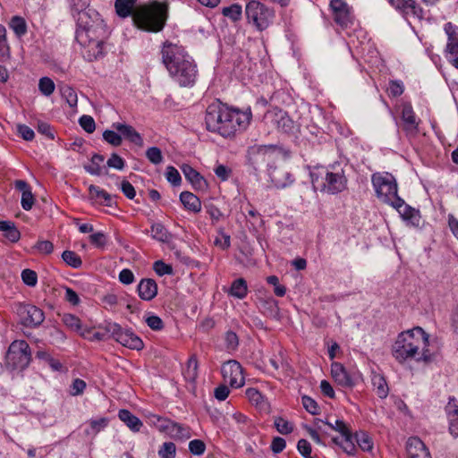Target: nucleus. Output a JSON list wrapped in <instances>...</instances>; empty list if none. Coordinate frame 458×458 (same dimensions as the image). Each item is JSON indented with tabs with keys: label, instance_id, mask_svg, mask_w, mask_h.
I'll list each match as a JSON object with an SVG mask.
<instances>
[{
	"label": "nucleus",
	"instance_id": "nucleus-1",
	"mask_svg": "<svg viewBox=\"0 0 458 458\" xmlns=\"http://www.w3.org/2000/svg\"><path fill=\"white\" fill-rule=\"evenodd\" d=\"M251 118V110L240 111L229 108L221 102H214L207 107L205 124L208 131L224 138L234 136L237 131L245 130Z\"/></svg>",
	"mask_w": 458,
	"mask_h": 458
},
{
	"label": "nucleus",
	"instance_id": "nucleus-2",
	"mask_svg": "<svg viewBox=\"0 0 458 458\" xmlns=\"http://www.w3.org/2000/svg\"><path fill=\"white\" fill-rule=\"evenodd\" d=\"M162 63L171 78L181 87H192L198 78L195 60L184 47L165 41L161 48Z\"/></svg>",
	"mask_w": 458,
	"mask_h": 458
},
{
	"label": "nucleus",
	"instance_id": "nucleus-3",
	"mask_svg": "<svg viewBox=\"0 0 458 458\" xmlns=\"http://www.w3.org/2000/svg\"><path fill=\"white\" fill-rule=\"evenodd\" d=\"M136 0H115L116 13L121 18L131 15L137 26L146 31L158 32L165 27L167 19V5L157 1L133 9Z\"/></svg>",
	"mask_w": 458,
	"mask_h": 458
},
{
	"label": "nucleus",
	"instance_id": "nucleus-4",
	"mask_svg": "<svg viewBox=\"0 0 458 458\" xmlns=\"http://www.w3.org/2000/svg\"><path fill=\"white\" fill-rule=\"evenodd\" d=\"M428 346L429 335L420 327H415L398 335L392 347V354L400 363L407 360L430 362L434 355Z\"/></svg>",
	"mask_w": 458,
	"mask_h": 458
},
{
	"label": "nucleus",
	"instance_id": "nucleus-5",
	"mask_svg": "<svg viewBox=\"0 0 458 458\" xmlns=\"http://www.w3.org/2000/svg\"><path fill=\"white\" fill-rule=\"evenodd\" d=\"M346 164L339 162L328 166H315L310 172L311 183L315 189L329 194H337L347 189L348 179L345 175Z\"/></svg>",
	"mask_w": 458,
	"mask_h": 458
},
{
	"label": "nucleus",
	"instance_id": "nucleus-6",
	"mask_svg": "<svg viewBox=\"0 0 458 458\" xmlns=\"http://www.w3.org/2000/svg\"><path fill=\"white\" fill-rule=\"evenodd\" d=\"M72 18L77 24L75 38L80 45H85L89 41V37H107V27L96 10L89 8Z\"/></svg>",
	"mask_w": 458,
	"mask_h": 458
},
{
	"label": "nucleus",
	"instance_id": "nucleus-7",
	"mask_svg": "<svg viewBox=\"0 0 458 458\" xmlns=\"http://www.w3.org/2000/svg\"><path fill=\"white\" fill-rule=\"evenodd\" d=\"M371 182L377 198L388 205L399 201L398 185L394 176L390 173L377 172L371 175Z\"/></svg>",
	"mask_w": 458,
	"mask_h": 458
},
{
	"label": "nucleus",
	"instance_id": "nucleus-8",
	"mask_svg": "<svg viewBox=\"0 0 458 458\" xmlns=\"http://www.w3.org/2000/svg\"><path fill=\"white\" fill-rule=\"evenodd\" d=\"M31 361V351L25 340H14L9 346L5 364L11 369H24Z\"/></svg>",
	"mask_w": 458,
	"mask_h": 458
},
{
	"label": "nucleus",
	"instance_id": "nucleus-9",
	"mask_svg": "<svg viewBox=\"0 0 458 458\" xmlns=\"http://www.w3.org/2000/svg\"><path fill=\"white\" fill-rule=\"evenodd\" d=\"M245 13L248 21L260 31L266 30L275 18V12L272 8L256 0H251L246 4Z\"/></svg>",
	"mask_w": 458,
	"mask_h": 458
},
{
	"label": "nucleus",
	"instance_id": "nucleus-10",
	"mask_svg": "<svg viewBox=\"0 0 458 458\" xmlns=\"http://www.w3.org/2000/svg\"><path fill=\"white\" fill-rule=\"evenodd\" d=\"M105 328L110 333V337L121 344L123 346L132 350H141L144 347L142 340L131 330L123 329L119 324L107 322Z\"/></svg>",
	"mask_w": 458,
	"mask_h": 458
},
{
	"label": "nucleus",
	"instance_id": "nucleus-11",
	"mask_svg": "<svg viewBox=\"0 0 458 458\" xmlns=\"http://www.w3.org/2000/svg\"><path fill=\"white\" fill-rule=\"evenodd\" d=\"M329 10L334 21L341 29H347L353 24L352 8L344 0H330Z\"/></svg>",
	"mask_w": 458,
	"mask_h": 458
},
{
	"label": "nucleus",
	"instance_id": "nucleus-12",
	"mask_svg": "<svg viewBox=\"0 0 458 458\" xmlns=\"http://www.w3.org/2000/svg\"><path fill=\"white\" fill-rule=\"evenodd\" d=\"M17 314L21 323L27 327H37L45 319L43 310L32 304H19Z\"/></svg>",
	"mask_w": 458,
	"mask_h": 458
},
{
	"label": "nucleus",
	"instance_id": "nucleus-13",
	"mask_svg": "<svg viewBox=\"0 0 458 458\" xmlns=\"http://www.w3.org/2000/svg\"><path fill=\"white\" fill-rule=\"evenodd\" d=\"M403 122V130L407 136H415L419 132L420 118L417 117L410 102H403L399 106Z\"/></svg>",
	"mask_w": 458,
	"mask_h": 458
},
{
	"label": "nucleus",
	"instance_id": "nucleus-14",
	"mask_svg": "<svg viewBox=\"0 0 458 458\" xmlns=\"http://www.w3.org/2000/svg\"><path fill=\"white\" fill-rule=\"evenodd\" d=\"M444 30L447 36L445 57L450 64L458 69V26L446 22Z\"/></svg>",
	"mask_w": 458,
	"mask_h": 458
},
{
	"label": "nucleus",
	"instance_id": "nucleus-15",
	"mask_svg": "<svg viewBox=\"0 0 458 458\" xmlns=\"http://www.w3.org/2000/svg\"><path fill=\"white\" fill-rule=\"evenodd\" d=\"M276 150V145L253 146L249 149L250 162L255 169H257L261 164L265 163L268 168L269 166H272L270 162L274 159Z\"/></svg>",
	"mask_w": 458,
	"mask_h": 458
},
{
	"label": "nucleus",
	"instance_id": "nucleus-16",
	"mask_svg": "<svg viewBox=\"0 0 458 458\" xmlns=\"http://www.w3.org/2000/svg\"><path fill=\"white\" fill-rule=\"evenodd\" d=\"M221 373L225 381L228 382L231 387L239 388L244 385V377L242 365L231 360L225 362L221 368Z\"/></svg>",
	"mask_w": 458,
	"mask_h": 458
},
{
	"label": "nucleus",
	"instance_id": "nucleus-17",
	"mask_svg": "<svg viewBox=\"0 0 458 458\" xmlns=\"http://www.w3.org/2000/svg\"><path fill=\"white\" fill-rule=\"evenodd\" d=\"M331 375L335 382L344 388H352L360 378V375L357 373H350L339 362L332 363Z\"/></svg>",
	"mask_w": 458,
	"mask_h": 458
},
{
	"label": "nucleus",
	"instance_id": "nucleus-18",
	"mask_svg": "<svg viewBox=\"0 0 458 458\" xmlns=\"http://www.w3.org/2000/svg\"><path fill=\"white\" fill-rule=\"evenodd\" d=\"M267 174L271 182L277 189L286 188L294 182L293 175L284 167L269 166Z\"/></svg>",
	"mask_w": 458,
	"mask_h": 458
},
{
	"label": "nucleus",
	"instance_id": "nucleus-19",
	"mask_svg": "<svg viewBox=\"0 0 458 458\" xmlns=\"http://www.w3.org/2000/svg\"><path fill=\"white\" fill-rule=\"evenodd\" d=\"M106 38L89 37V41L83 47L82 55L88 62H93L104 55V39Z\"/></svg>",
	"mask_w": 458,
	"mask_h": 458
},
{
	"label": "nucleus",
	"instance_id": "nucleus-20",
	"mask_svg": "<svg viewBox=\"0 0 458 458\" xmlns=\"http://www.w3.org/2000/svg\"><path fill=\"white\" fill-rule=\"evenodd\" d=\"M390 206L398 211L403 220L413 225H419L420 218L419 211L407 205L402 198L399 197V201L396 199Z\"/></svg>",
	"mask_w": 458,
	"mask_h": 458
},
{
	"label": "nucleus",
	"instance_id": "nucleus-21",
	"mask_svg": "<svg viewBox=\"0 0 458 458\" xmlns=\"http://www.w3.org/2000/svg\"><path fill=\"white\" fill-rule=\"evenodd\" d=\"M406 451L409 458H432L428 447L418 437L408 438Z\"/></svg>",
	"mask_w": 458,
	"mask_h": 458
},
{
	"label": "nucleus",
	"instance_id": "nucleus-22",
	"mask_svg": "<svg viewBox=\"0 0 458 458\" xmlns=\"http://www.w3.org/2000/svg\"><path fill=\"white\" fill-rule=\"evenodd\" d=\"M391 5L401 10L404 14L414 18L423 17L422 8L414 0H388Z\"/></svg>",
	"mask_w": 458,
	"mask_h": 458
},
{
	"label": "nucleus",
	"instance_id": "nucleus-23",
	"mask_svg": "<svg viewBox=\"0 0 458 458\" xmlns=\"http://www.w3.org/2000/svg\"><path fill=\"white\" fill-rule=\"evenodd\" d=\"M112 128L117 131L121 136H123L130 142L140 147L143 145L141 135L131 125L123 123H114Z\"/></svg>",
	"mask_w": 458,
	"mask_h": 458
},
{
	"label": "nucleus",
	"instance_id": "nucleus-24",
	"mask_svg": "<svg viewBox=\"0 0 458 458\" xmlns=\"http://www.w3.org/2000/svg\"><path fill=\"white\" fill-rule=\"evenodd\" d=\"M137 293L141 300L152 301L157 294V284L152 278H143L137 286Z\"/></svg>",
	"mask_w": 458,
	"mask_h": 458
},
{
	"label": "nucleus",
	"instance_id": "nucleus-25",
	"mask_svg": "<svg viewBox=\"0 0 458 458\" xmlns=\"http://www.w3.org/2000/svg\"><path fill=\"white\" fill-rule=\"evenodd\" d=\"M185 178L192 184L195 189H203L206 187V180L190 165H182L181 167Z\"/></svg>",
	"mask_w": 458,
	"mask_h": 458
},
{
	"label": "nucleus",
	"instance_id": "nucleus-26",
	"mask_svg": "<svg viewBox=\"0 0 458 458\" xmlns=\"http://www.w3.org/2000/svg\"><path fill=\"white\" fill-rule=\"evenodd\" d=\"M371 384L373 386V390L376 392L377 395L379 398H386L389 393V387L385 377L382 374L377 373L376 371H372Z\"/></svg>",
	"mask_w": 458,
	"mask_h": 458
},
{
	"label": "nucleus",
	"instance_id": "nucleus-27",
	"mask_svg": "<svg viewBox=\"0 0 458 458\" xmlns=\"http://www.w3.org/2000/svg\"><path fill=\"white\" fill-rule=\"evenodd\" d=\"M354 435L352 434L351 430L347 434L342 435L341 438L334 437L332 441L339 445L343 451L348 455H354L357 448L354 443Z\"/></svg>",
	"mask_w": 458,
	"mask_h": 458
},
{
	"label": "nucleus",
	"instance_id": "nucleus-28",
	"mask_svg": "<svg viewBox=\"0 0 458 458\" xmlns=\"http://www.w3.org/2000/svg\"><path fill=\"white\" fill-rule=\"evenodd\" d=\"M89 199L95 201H98L99 204L112 207L113 206V197L105 190L100 189L96 185H89Z\"/></svg>",
	"mask_w": 458,
	"mask_h": 458
},
{
	"label": "nucleus",
	"instance_id": "nucleus-29",
	"mask_svg": "<svg viewBox=\"0 0 458 458\" xmlns=\"http://www.w3.org/2000/svg\"><path fill=\"white\" fill-rule=\"evenodd\" d=\"M118 418L133 432H139L143 426L142 421L138 417L125 409L119 411Z\"/></svg>",
	"mask_w": 458,
	"mask_h": 458
},
{
	"label": "nucleus",
	"instance_id": "nucleus-30",
	"mask_svg": "<svg viewBox=\"0 0 458 458\" xmlns=\"http://www.w3.org/2000/svg\"><path fill=\"white\" fill-rule=\"evenodd\" d=\"M180 201L183 207L193 213H199L201 210V201L193 193L190 191H182L180 194Z\"/></svg>",
	"mask_w": 458,
	"mask_h": 458
},
{
	"label": "nucleus",
	"instance_id": "nucleus-31",
	"mask_svg": "<svg viewBox=\"0 0 458 458\" xmlns=\"http://www.w3.org/2000/svg\"><path fill=\"white\" fill-rule=\"evenodd\" d=\"M0 232L11 242H17L21 238V233L12 221L0 220Z\"/></svg>",
	"mask_w": 458,
	"mask_h": 458
},
{
	"label": "nucleus",
	"instance_id": "nucleus-32",
	"mask_svg": "<svg viewBox=\"0 0 458 458\" xmlns=\"http://www.w3.org/2000/svg\"><path fill=\"white\" fill-rule=\"evenodd\" d=\"M151 237L160 242H169L173 235L161 223H153L151 225Z\"/></svg>",
	"mask_w": 458,
	"mask_h": 458
},
{
	"label": "nucleus",
	"instance_id": "nucleus-33",
	"mask_svg": "<svg viewBox=\"0 0 458 458\" xmlns=\"http://www.w3.org/2000/svg\"><path fill=\"white\" fill-rule=\"evenodd\" d=\"M281 109L274 107L266 111L262 122L268 130H277L279 123V112Z\"/></svg>",
	"mask_w": 458,
	"mask_h": 458
},
{
	"label": "nucleus",
	"instance_id": "nucleus-34",
	"mask_svg": "<svg viewBox=\"0 0 458 458\" xmlns=\"http://www.w3.org/2000/svg\"><path fill=\"white\" fill-rule=\"evenodd\" d=\"M168 435L174 439L180 440H186L191 437L189 427L177 423L174 420Z\"/></svg>",
	"mask_w": 458,
	"mask_h": 458
},
{
	"label": "nucleus",
	"instance_id": "nucleus-35",
	"mask_svg": "<svg viewBox=\"0 0 458 458\" xmlns=\"http://www.w3.org/2000/svg\"><path fill=\"white\" fill-rule=\"evenodd\" d=\"M354 439L358 446L364 452H370L373 449V441L370 436L365 431H357Z\"/></svg>",
	"mask_w": 458,
	"mask_h": 458
},
{
	"label": "nucleus",
	"instance_id": "nucleus-36",
	"mask_svg": "<svg viewBox=\"0 0 458 458\" xmlns=\"http://www.w3.org/2000/svg\"><path fill=\"white\" fill-rule=\"evenodd\" d=\"M230 294L238 299H243L248 293L247 283L243 278L234 280L230 288Z\"/></svg>",
	"mask_w": 458,
	"mask_h": 458
},
{
	"label": "nucleus",
	"instance_id": "nucleus-37",
	"mask_svg": "<svg viewBox=\"0 0 458 458\" xmlns=\"http://www.w3.org/2000/svg\"><path fill=\"white\" fill-rule=\"evenodd\" d=\"M294 130V122L293 120L288 115V114L284 111L280 110L279 112V123L277 127V131L284 132V133H291Z\"/></svg>",
	"mask_w": 458,
	"mask_h": 458
},
{
	"label": "nucleus",
	"instance_id": "nucleus-38",
	"mask_svg": "<svg viewBox=\"0 0 458 458\" xmlns=\"http://www.w3.org/2000/svg\"><path fill=\"white\" fill-rule=\"evenodd\" d=\"M9 27L18 38H21L27 33L26 21L21 16H13L9 22Z\"/></svg>",
	"mask_w": 458,
	"mask_h": 458
},
{
	"label": "nucleus",
	"instance_id": "nucleus-39",
	"mask_svg": "<svg viewBox=\"0 0 458 458\" xmlns=\"http://www.w3.org/2000/svg\"><path fill=\"white\" fill-rule=\"evenodd\" d=\"M204 210L211 219L212 225H216L224 217V214L212 201L204 202Z\"/></svg>",
	"mask_w": 458,
	"mask_h": 458
},
{
	"label": "nucleus",
	"instance_id": "nucleus-40",
	"mask_svg": "<svg viewBox=\"0 0 458 458\" xmlns=\"http://www.w3.org/2000/svg\"><path fill=\"white\" fill-rule=\"evenodd\" d=\"M104 156L100 154H94L91 157V164L84 165L86 172L92 175H100L102 173V167L100 164L104 161Z\"/></svg>",
	"mask_w": 458,
	"mask_h": 458
},
{
	"label": "nucleus",
	"instance_id": "nucleus-41",
	"mask_svg": "<svg viewBox=\"0 0 458 458\" xmlns=\"http://www.w3.org/2000/svg\"><path fill=\"white\" fill-rule=\"evenodd\" d=\"M222 14L233 21H238L242 19V8L239 4H233L230 6L222 9Z\"/></svg>",
	"mask_w": 458,
	"mask_h": 458
},
{
	"label": "nucleus",
	"instance_id": "nucleus-42",
	"mask_svg": "<svg viewBox=\"0 0 458 458\" xmlns=\"http://www.w3.org/2000/svg\"><path fill=\"white\" fill-rule=\"evenodd\" d=\"M62 259L68 266L72 268H80L82 266L81 257L72 250H64L62 253Z\"/></svg>",
	"mask_w": 458,
	"mask_h": 458
},
{
	"label": "nucleus",
	"instance_id": "nucleus-43",
	"mask_svg": "<svg viewBox=\"0 0 458 458\" xmlns=\"http://www.w3.org/2000/svg\"><path fill=\"white\" fill-rule=\"evenodd\" d=\"M274 425L276 430L283 435L291 434L294 428L293 423L283 417H276L274 420Z\"/></svg>",
	"mask_w": 458,
	"mask_h": 458
},
{
	"label": "nucleus",
	"instance_id": "nucleus-44",
	"mask_svg": "<svg viewBox=\"0 0 458 458\" xmlns=\"http://www.w3.org/2000/svg\"><path fill=\"white\" fill-rule=\"evenodd\" d=\"M69 4L70 13L72 16H75L79 14V13H82L83 11L89 8V0H66Z\"/></svg>",
	"mask_w": 458,
	"mask_h": 458
},
{
	"label": "nucleus",
	"instance_id": "nucleus-45",
	"mask_svg": "<svg viewBox=\"0 0 458 458\" xmlns=\"http://www.w3.org/2000/svg\"><path fill=\"white\" fill-rule=\"evenodd\" d=\"M81 335L84 338H88L90 341H105L111 338L110 333L107 332L105 327L103 332H95L91 329H85L84 332H81Z\"/></svg>",
	"mask_w": 458,
	"mask_h": 458
},
{
	"label": "nucleus",
	"instance_id": "nucleus-46",
	"mask_svg": "<svg viewBox=\"0 0 458 458\" xmlns=\"http://www.w3.org/2000/svg\"><path fill=\"white\" fill-rule=\"evenodd\" d=\"M63 321L67 327L79 333L80 335H81V332H84V330H85V329H82L81 319L74 315H72V314L64 315Z\"/></svg>",
	"mask_w": 458,
	"mask_h": 458
},
{
	"label": "nucleus",
	"instance_id": "nucleus-47",
	"mask_svg": "<svg viewBox=\"0 0 458 458\" xmlns=\"http://www.w3.org/2000/svg\"><path fill=\"white\" fill-rule=\"evenodd\" d=\"M103 139L113 147H119L123 143L122 136L117 131H114V130L104 131Z\"/></svg>",
	"mask_w": 458,
	"mask_h": 458
},
{
	"label": "nucleus",
	"instance_id": "nucleus-48",
	"mask_svg": "<svg viewBox=\"0 0 458 458\" xmlns=\"http://www.w3.org/2000/svg\"><path fill=\"white\" fill-rule=\"evenodd\" d=\"M161 458H175L176 446L173 442H165L158 450Z\"/></svg>",
	"mask_w": 458,
	"mask_h": 458
},
{
	"label": "nucleus",
	"instance_id": "nucleus-49",
	"mask_svg": "<svg viewBox=\"0 0 458 458\" xmlns=\"http://www.w3.org/2000/svg\"><path fill=\"white\" fill-rule=\"evenodd\" d=\"M246 395L250 402L256 406L263 407L265 398L262 394L256 388H248L246 390Z\"/></svg>",
	"mask_w": 458,
	"mask_h": 458
},
{
	"label": "nucleus",
	"instance_id": "nucleus-50",
	"mask_svg": "<svg viewBox=\"0 0 458 458\" xmlns=\"http://www.w3.org/2000/svg\"><path fill=\"white\" fill-rule=\"evenodd\" d=\"M55 83L53 81V80H51L50 78L48 77H42L40 80H39V82H38V89L40 90V92L48 97L50 96L54 90H55Z\"/></svg>",
	"mask_w": 458,
	"mask_h": 458
},
{
	"label": "nucleus",
	"instance_id": "nucleus-51",
	"mask_svg": "<svg viewBox=\"0 0 458 458\" xmlns=\"http://www.w3.org/2000/svg\"><path fill=\"white\" fill-rule=\"evenodd\" d=\"M146 157L154 165H159L163 162V155L159 148L150 147L146 151Z\"/></svg>",
	"mask_w": 458,
	"mask_h": 458
},
{
	"label": "nucleus",
	"instance_id": "nucleus-52",
	"mask_svg": "<svg viewBox=\"0 0 458 458\" xmlns=\"http://www.w3.org/2000/svg\"><path fill=\"white\" fill-rule=\"evenodd\" d=\"M198 360L195 356H191L187 361V368L185 370V377L189 379L194 380L197 377Z\"/></svg>",
	"mask_w": 458,
	"mask_h": 458
},
{
	"label": "nucleus",
	"instance_id": "nucleus-53",
	"mask_svg": "<svg viewBox=\"0 0 458 458\" xmlns=\"http://www.w3.org/2000/svg\"><path fill=\"white\" fill-rule=\"evenodd\" d=\"M81 127L88 133H92L96 129V123L92 116L84 114L79 119Z\"/></svg>",
	"mask_w": 458,
	"mask_h": 458
},
{
	"label": "nucleus",
	"instance_id": "nucleus-54",
	"mask_svg": "<svg viewBox=\"0 0 458 458\" xmlns=\"http://www.w3.org/2000/svg\"><path fill=\"white\" fill-rule=\"evenodd\" d=\"M106 165L116 170H123L125 166V161L116 153H112L106 161Z\"/></svg>",
	"mask_w": 458,
	"mask_h": 458
},
{
	"label": "nucleus",
	"instance_id": "nucleus-55",
	"mask_svg": "<svg viewBox=\"0 0 458 458\" xmlns=\"http://www.w3.org/2000/svg\"><path fill=\"white\" fill-rule=\"evenodd\" d=\"M166 180L174 186H178L181 183L182 177L176 168L172 165L167 166L165 172Z\"/></svg>",
	"mask_w": 458,
	"mask_h": 458
},
{
	"label": "nucleus",
	"instance_id": "nucleus-56",
	"mask_svg": "<svg viewBox=\"0 0 458 458\" xmlns=\"http://www.w3.org/2000/svg\"><path fill=\"white\" fill-rule=\"evenodd\" d=\"M154 271L159 276H163L165 275H172L173 267L171 265L165 263L162 260H157L153 264Z\"/></svg>",
	"mask_w": 458,
	"mask_h": 458
},
{
	"label": "nucleus",
	"instance_id": "nucleus-57",
	"mask_svg": "<svg viewBox=\"0 0 458 458\" xmlns=\"http://www.w3.org/2000/svg\"><path fill=\"white\" fill-rule=\"evenodd\" d=\"M301 403L305 410L310 414H318L319 411V407L317 402L308 395H304L301 398Z\"/></svg>",
	"mask_w": 458,
	"mask_h": 458
},
{
	"label": "nucleus",
	"instance_id": "nucleus-58",
	"mask_svg": "<svg viewBox=\"0 0 458 458\" xmlns=\"http://www.w3.org/2000/svg\"><path fill=\"white\" fill-rule=\"evenodd\" d=\"M189 450L194 455H202L206 451V445L200 439H193L189 443Z\"/></svg>",
	"mask_w": 458,
	"mask_h": 458
},
{
	"label": "nucleus",
	"instance_id": "nucleus-59",
	"mask_svg": "<svg viewBox=\"0 0 458 458\" xmlns=\"http://www.w3.org/2000/svg\"><path fill=\"white\" fill-rule=\"evenodd\" d=\"M404 87L401 81H390L387 91L389 96L396 98L403 93Z\"/></svg>",
	"mask_w": 458,
	"mask_h": 458
},
{
	"label": "nucleus",
	"instance_id": "nucleus-60",
	"mask_svg": "<svg viewBox=\"0 0 458 458\" xmlns=\"http://www.w3.org/2000/svg\"><path fill=\"white\" fill-rule=\"evenodd\" d=\"M21 279L25 284L28 286H35L38 283V276L34 270L31 269H24L21 272Z\"/></svg>",
	"mask_w": 458,
	"mask_h": 458
},
{
	"label": "nucleus",
	"instance_id": "nucleus-61",
	"mask_svg": "<svg viewBox=\"0 0 458 458\" xmlns=\"http://www.w3.org/2000/svg\"><path fill=\"white\" fill-rule=\"evenodd\" d=\"M445 410L448 419L458 418V404L454 396H449L448 403Z\"/></svg>",
	"mask_w": 458,
	"mask_h": 458
},
{
	"label": "nucleus",
	"instance_id": "nucleus-62",
	"mask_svg": "<svg viewBox=\"0 0 458 458\" xmlns=\"http://www.w3.org/2000/svg\"><path fill=\"white\" fill-rule=\"evenodd\" d=\"M297 450L303 458H315L311 456V445L306 439H300L298 441Z\"/></svg>",
	"mask_w": 458,
	"mask_h": 458
},
{
	"label": "nucleus",
	"instance_id": "nucleus-63",
	"mask_svg": "<svg viewBox=\"0 0 458 458\" xmlns=\"http://www.w3.org/2000/svg\"><path fill=\"white\" fill-rule=\"evenodd\" d=\"M227 350L234 351L239 345L238 335L233 331H227L225 336Z\"/></svg>",
	"mask_w": 458,
	"mask_h": 458
},
{
	"label": "nucleus",
	"instance_id": "nucleus-64",
	"mask_svg": "<svg viewBox=\"0 0 458 458\" xmlns=\"http://www.w3.org/2000/svg\"><path fill=\"white\" fill-rule=\"evenodd\" d=\"M145 322L152 330L159 331L164 327L163 320L156 315H149L145 318Z\"/></svg>",
	"mask_w": 458,
	"mask_h": 458
}]
</instances>
